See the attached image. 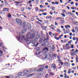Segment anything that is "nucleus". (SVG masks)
<instances>
[{
    "label": "nucleus",
    "instance_id": "nucleus-1",
    "mask_svg": "<svg viewBox=\"0 0 78 78\" xmlns=\"http://www.w3.org/2000/svg\"><path fill=\"white\" fill-rule=\"evenodd\" d=\"M35 33L33 31H31L30 33H27L25 39L27 40H28V42L30 41L31 39H34L35 37Z\"/></svg>",
    "mask_w": 78,
    "mask_h": 78
},
{
    "label": "nucleus",
    "instance_id": "nucleus-2",
    "mask_svg": "<svg viewBox=\"0 0 78 78\" xmlns=\"http://www.w3.org/2000/svg\"><path fill=\"white\" fill-rule=\"evenodd\" d=\"M43 50L45 51H44V53L47 54L48 53L47 51H50L51 50V48L50 47H48V48L45 47L44 48ZM45 50H47V51Z\"/></svg>",
    "mask_w": 78,
    "mask_h": 78
},
{
    "label": "nucleus",
    "instance_id": "nucleus-3",
    "mask_svg": "<svg viewBox=\"0 0 78 78\" xmlns=\"http://www.w3.org/2000/svg\"><path fill=\"white\" fill-rule=\"evenodd\" d=\"M16 21L19 25H22V22L20 19H17L16 20Z\"/></svg>",
    "mask_w": 78,
    "mask_h": 78
},
{
    "label": "nucleus",
    "instance_id": "nucleus-4",
    "mask_svg": "<svg viewBox=\"0 0 78 78\" xmlns=\"http://www.w3.org/2000/svg\"><path fill=\"white\" fill-rule=\"evenodd\" d=\"M24 37L25 36H24V35H23L22 37H18V39H19V40H20V39H21L22 41H23V40H24L25 41H26V42H28V40H26L25 39V38H24Z\"/></svg>",
    "mask_w": 78,
    "mask_h": 78
},
{
    "label": "nucleus",
    "instance_id": "nucleus-5",
    "mask_svg": "<svg viewBox=\"0 0 78 78\" xmlns=\"http://www.w3.org/2000/svg\"><path fill=\"white\" fill-rule=\"evenodd\" d=\"M51 58V56L49 55H46L45 57L43 58V59H45L46 60H47L48 59H50Z\"/></svg>",
    "mask_w": 78,
    "mask_h": 78
},
{
    "label": "nucleus",
    "instance_id": "nucleus-6",
    "mask_svg": "<svg viewBox=\"0 0 78 78\" xmlns=\"http://www.w3.org/2000/svg\"><path fill=\"white\" fill-rule=\"evenodd\" d=\"M64 66H65L69 67V66H70V63L69 62H66L64 63Z\"/></svg>",
    "mask_w": 78,
    "mask_h": 78
},
{
    "label": "nucleus",
    "instance_id": "nucleus-7",
    "mask_svg": "<svg viewBox=\"0 0 78 78\" xmlns=\"http://www.w3.org/2000/svg\"><path fill=\"white\" fill-rule=\"evenodd\" d=\"M44 42V40L43 39V38H42V37H41L40 39L39 43L40 44H42V42Z\"/></svg>",
    "mask_w": 78,
    "mask_h": 78
},
{
    "label": "nucleus",
    "instance_id": "nucleus-8",
    "mask_svg": "<svg viewBox=\"0 0 78 78\" xmlns=\"http://www.w3.org/2000/svg\"><path fill=\"white\" fill-rule=\"evenodd\" d=\"M23 72L25 73V74H29V73H30V72L27 70H24Z\"/></svg>",
    "mask_w": 78,
    "mask_h": 78
},
{
    "label": "nucleus",
    "instance_id": "nucleus-9",
    "mask_svg": "<svg viewBox=\"0 0 78 78\" xmlns=\"http://www.w3.org/2000/svg\"><path fill=\"white\" fill-rule=\"evenodd\" d=\"M51 67L53 68L55 70L56 69V65L55 64H52L51 65Z\"/></svg>",
    "mask_w": 78,
    "mask_h": 78
},
{
    "label": "nucleus",
    "instance_id": "nucleus-10",
    "mask_svg": "<svg viewBox=\"0 0 78 78\" xmlns=\"http://www.w3.org/2000/svg\"><path fill=\"white\" fill-rule=\"evenodd\" d=\"M44 69V67H42L41 68H40V69H38L37 70V71L38 72H40V71H42Z\"/></svg>",
    "mask_w": 78,
    "mask_h": 78
},
{
    "label": "nucleus",
    "instance_id": "nucleus-11",
    "mask_svg": "<svg viewBox=\"0 0 78 78\" xmlns=\"http://www.w3.org/2000/svg\"><path fill=\"white\" fill-rule=\"evenodd\" d=\"M9 11V8H4L3 9V11Z\"/></svg>",
    "mask_w": 78,
    "mask_h": 78
},
{
    "label": "nucleus",
    "instance_id": "nucleus-12",
    "mask_svg": "<svg viewBox=\"0 0 78 78\" xmlns=\"http://www.w3.org/2000/svg\"><path fill=\"white\" fill-rule=\"evenodd\" d=\"M49 73L50 76H54L55 75V73H52L51 72H49Z\"/></svg>",
    "mask_w": 78,
    "mask_h": 78
},
{
    "label": "nucleus",
    "instance_id": "nucleus-13",
    "mask_svg": "<svg viewBox=\"0 0 78 78\" xmlns=\"http://www.w3.org/2000/svg\"><path fill=\"white\" fill-rule=\"evenodd\" d=\"M57 58L58 59V61L59 62H60L61 61H60V59H61V55H58L57 56Z\"/></svg>",
    "mask_w": 78,
    "mask_h": 78
},
{
    "label": "nucleus",
    "instance_id": "nucleus-14",
    "mask_svg": "<svg viewBox=\"0 0 78 78\" xmlns=\"http://www.w3.org/2000/svg\"><path fill=\"white\" fill-rule=\"evenodd\" d=\"M18 75H19V76H24L23 74L21 72L19 73L18 74Z\"/></svg>",
    "mask_w": 78,
    "mask_h": 78
},
{
    "label": "nucleus",
    "instance_id": "nucleus-15",
    "mask_svg": "<svg viewBox=\"0 0 78 78\" xmlns=\"http://www.w3.org/2000/svg\"><path fill=\"white\" fill-rule=\"evenodd\" d=\"M26 26V23L25 22L23 23L22 25V27L23 28H25Z\"/></svg>",
    "mask_w": 78,
    "mask_h": 78
},
{
    "label": "nucleus",
    "instance_id": "nucleus-16",
    "mask_svg": "<svg viewBox=\"0 0 78 78\" xmlns=\"http://www.w3.org/2000/svg\"><path fill=\"white\" fill-rule=\"evenodd\" d=\"M53 52L51 51L49 53V55L51 57V56H53Z\"/></svg>",
    "mask_w": 78,
    "mask_h": 78
},
{
    "label": "nucleus",
    "instance_id": "nucleus-17",
    "mask_svg": "<svg viewBox=\"0 0 78 78\" xmlns=\"http://www.w3.org/2000/svg\"><path fill=\"white\" fill-rule=\"evenodd\" d=\"M41 46H43V47H45L46 46V43L44 42V43H43L41 44Z\"/></svg>",
    "mask_w": 78,
    "mask_h": 78
},
{
    "label": "nucleus",
    "instance_id": "nucleus-18",
    "mask_svg": "<svg viewBox=\"0 0 78 78\" xmlns=\"http://www.w3.org/2000/svg\"><path fill=\"white\" fill-rule=\"evenodd\" d=\"M26 32H27V30L26 29H23L22 30V33H25Z\"/></svg>",
    "mask_w": 78,
    "mask_h": 78
},
{
    "label": "nucleus",
    "instance_id": "nucleus-19",
    "mask_svg": "<svg viewBox=\"0 0 78 78\" xmlns=\"http://www.w3.org/2000/svg\"><path fill=\"white\" fill-rule=\"evenodd\" d=\"M0 56H2V55L3 54V51L1 50V48H0Z\"/></svg>",
    "mask_w": 78,
    "mask_h": 78
},
{
    "label": "nucleus",
    "instance_id": "nucleus-20",
    "mask_svg": "<svg viewBox=\"0 0 78 78\" xmlns=\"http://www.w3.org/2000/svg\"><path fill=\"white\" fill-rule=\"evenodd\" d=\"M37 40H38L37 38H35V39L34 40V43H36V42H37Z\"/></svg>",
    "mask_w": 78,
    "mask_h": 78
},
{
    "label": "nucleus",
    "instance_id": "nucleus-21",
    "mask_svg": "<svg viewBox=\"0 0 78 78\" xmlns=\"http://www.w3.org/2000/svg\"><path fill=\"white\" fill-rule=\"evenodd\" d=\"M26 8L27 9H29V10H31V8H30V7H28V6H27L26 7Z\"/></svg>",
    "mask_w": 78,
    "mask_h": 78
},
{
    "label": "nucleus",
    "instance_id": "nucleus-22",
    "mask_svg": "<svg viewBox=\"0 0 78 78\" xmlns=\"http://www.w3.org/2000/svg\"><path fill=\"white\" fill-rule=\"evenodd\" d=\"M71 9H76V7H72L71 8Z\"/></svg>",
    "mask_w": 78,
    "mask_h": 78
},
{
    "label": "nucleus",
    "instance_id": "nucleus-23",
    "mask_svg": "<svg viewBox=\"0 0 78 78\" xmlns=\"http://www.w3.org/2000/svg\"><path fill=\"white\" fill-rule=\"evenodd\" d=\"M48 38H45L44 40V42H47V41H48Z\"/></svg>",
    "mask_w": 78,
    "mask_h": 78
},
{
    "label": "nucleus",
    "instance_id": "nucleus-24",
    "mask_svg": "<svg viewBox=\"0 0 78 78\" xmlns=\"http://www.w3.org/2000/svg\"><path fill=\"white\" fill-rule=\"evenodd\" d=\"M40 35H37L36 36V39H39V38H40Z\"/></svg>",
    "mask_w": 78,
    "mask_h": 78
},
{
    "label": "nucleus",
    "instance_id": "nucleus-25",
    "mask_svg": "<svg viewBox=\"0 0 78 78\" xmlns=\"http://www.w3.org/2000/svg\"><path fill=\"white\" fill-rule=\"evenodd\" d=\"M42 14L44 15V16H46L47 14V12H43L42 13Z\"/></svg>",
    "mask_w": 78,
    "mask_h": 78
},
{
    "label": "nucleus",
    "instance_id": "nucleus-26",
    "mask_svg": "<svg viewBox=\"0 0 78 78\" xmlns=\"http://www.w3.org/2000/svg\"><path fill=\"white\" fill-rule=\"evenodd\" d=\"M7 17H8L10 18L11 17V14L9 13L8 15H7Z\"/></svg>",
    "mask_w": 78,
    "mask_h": 78
},
{
    "label": "nucleus",
    "instance_id": "nucleus-27",
    "mask_svg": "<svg viewBox=\"0 0 78 78\" xmlns=\"http://www.w3.org/2000/svg\"><path fill=\"white\" fill-rule=\"evenodd\" d=\"M57 32L58 33H61V31H60V30L58 29H57Z\"/></svg>",
    "mask_w": 78,
    "mask_h": 78
},
{
    "label": "nucleus",
    "instance_id": "nucleus-28",
    "mask_svg": "<svg viewBox=\"0 0 78 78\" xmlns=\"http://www.w3.org/2000/svg\"><path fill=\"white\" fill-rule=\"evenodd\" d=\"M52 30H54V28H53V25H51L50 26Z\"/></svg>",
    "mask_w": 78,
    "mask_h": 78
},
{
    "label": "nucleus",
    "instance_id": "nucleus-29",
    "mask_svg": "<svg viewBox=\"0 0 78 78\" xmlns=\"http://www.w3.org/2000/svg\"><path fill=\"white\" fill-rule=\"evenodd\" d=\"M48 76H49V75H48V74H47L45 75V77L46 78H47L48 77Z\"/></svg>",
    "mask_w": 78,
    "mask_h": 78
},
{
    "label": "nucleus",
    "instance_id": "nucleus-30",
    "mask_svg": "<svg viewBox=\"0 0 78 78\" xmlns=\"http://www.w3.org/2000/svg\"><path fill=\"white\" fill-rule=\"evenodd\" d=\"M40 11L41 12H44V9H39V12H40Z\"/></svg>",
    "mask_w": 78,
    "mask_h": 78
},
{
    "label": "nucleus",
    "instance_id": "nucleus-31",
    "mask_svg": "<svg viewBox=\"0 0 78 78\" xmlns=\"http://www.w3.org/2000/svg\"><path fill=\"white\" fill-rule=\"evenodd\" d=\"M50 46L52 48L53 47H54V46L53 45V44H50Z\"/></svg>",
    "mask_w": 78,
    "mask_h": 78
},
{
    "label": "nucleus",
    "instance_id": "nucleus-32",
    "mask_svg": "<svg viewBox=\"0 0 78 78\" xmlns=\"http://www.w3.org/2000/svg\"><path fill=\"white\" fill-rule=\"evenodd\" d=\"M44 23H48V21L47 20L44 21Z\"/></svg>",
    "mask_w": 78,
    "mask_h": 78
},
{
    "label": "nucleus",
    "instance_id": "nucleus-33",
    "mask_svg": "<svg viewBox=\"0 0 78 78\" xmlns=\"http://www.w3.org/2000/svg\"><path fill=\"white\" fill-rule=\"evenodd\" d=\"M38 9H38V8L37 7H36L35 8V11H37Z\"/></svg>",
    "mask_w": 78,
    "mask_h": 78
},
{
    "label": "nucleus",
    "instance_id": "nucleus-34",
    "mask_svg": "<svg viewBox=\"0 0 78 78\" xmlns=\"http://www.w3.org/2000/svg\"><path fill=\"white\" fill-rule=\"evenodd\" d=\"M52 56H54V57H56V54H53L52 55Z\"/></svg>",
    "mask_w": 78,
    "mask_h": 78
},
{
    "label": "nucleus",
    "instance_id": "nucleus-35",
    "mask_svg": "<svg viewBox=\"0 0 78 78\" xmlns=\"http://www.w3.org/2000/svg\"><path fill=\"white\" fill-rule=\"evenodd\" d=\"M24 10H25V9L24 8H22L21 9V11H24Z\"/></svg>",
    "mask_w": 78,
    "mask_h": 78
},
{
    "label": "nucleus",
    "instance_id": "nucleus-36",
    "mask_svg": "<svg viewBox=\"0 0 78 78\" xmlns=\"http://www.w3.org/2000/svg\"><path fill=\"white\" fill-rule=\"evenodd\" d=\"M4 6V4H2L0 5V7H3V6Z\"/></svg>",
    "mask_w": 78,
    "mask_h": 78
},
{
    "label": "nucleus",
    "instance_id": "nucleus-37",
    "mask_svg": "<svg viewBox=\"0 0 78 78\" xmlns=\"http://www.w3.org/2000/svg\"><path fill=\"white\" fill-rule=\"evenodd\" d=\"M45 68L46 69H47L48 68V65H46L45 66Z\"/></svg>",
    "mask_w": 78,
    "mask_h": 78
},
{
    "label": "nucleus",
    "instance_id": "nucleus-38",
    "mask_svg": "<svg viewBox=\"0 0 78 78\" xmlns=\"http://www.w3.org/2000/svg\"><path fill=\"white\" fill-rule=\"evenodd\" d=\"M73 55H76V52L75 51L73 52Z\"/></svg>",
    "mask_w": 78,
    "mask_h": 78
},
{
    "label": "nucleus",
    "instance_id": "nucleus-39",
    "mask_svg": "<svg viewBox=\"0 0 78 78\" xmlns=\"http://www.w3.org/2000/svg\"><path fill=\"white\" fill-rule=\"evenodd\" d=\"M58 19H62V18L60 17V18H56V20H58Z\"/></svg>",
    "mask_w": 78,
    "mask_h": 78
},
{
    "label": "nucleus",
    "instance_id": "nucleus-40",
    "mask_svg": "<svg viewBox=\"0 0 78 78\" xmlns=\"http://www.w3.org/2000/svg\"><path fill=\"white\" fill-rule=\"evenodd\" d=\"M61 21L62 22L61 23H62H62H64V21L62 20H61Z\"/></svg>",
    "mask_w": 78,
    "mask_h": 78
},
{
    "label": "nucleus",
    "instance_id": "nucleus-41",
    "mask_svg": "<svg viewBox=\"0 0 78 78\" xmlns=\"http://www.w3.org/2000/svg\"><path fill=\"white\" fill-rule=\"evenodd\" d=\"M51 8L53 11H54V9H55V8L53 7H52Z\"/></svg>",
    "mask_w": 78,
    "mask_h": 78
},
{
    "label": "nucleus",
    "instance_id": "nucleus-42",
    "mask_svg": "<svg viewBox=\"0 0 78 78\" xmlns=\"http://www.w3.org/2000/svg\"><path fill=\"white\" fill-rule=\"evenodd\" d=\"M6 78H13V77L12 78H11V76H6Z\"/></svg>",
    "mask_w": 78,
    "mask_h": 78
},
{
    "label": "nucleus",
    "instance_id": "nucleus-43",
    "mask_svg": "<svg viewBox=\"0 0 78 78\" xmlns=\"http://www.w3.org/2000/svg\"><path fill=\"white\" fill-rule=\"evenodd\" d=\"M69 14H70L71 16H72V15H73V13L69 12Z\"/></svg>",
    "mask_w": 78,
    "mask_h": 78
},
{
    "label": "nucleus",
    "instance_id": "nucleus-44",
    "mask_svg": "<svg viewBox=\"0 0 78 78\" xmlns=\"http://www.w3.org/2000/svg\"><path fill=\"white\" fill-rule=\"evenodd\" d=\"M55 4L56 5H58L59 4V2H55Z\"/></svg>",
    "mask_w": 78,
    "mask_h": 78
},
{
    "label": "nucleus",
    "instance_id": "nucleus-45",
    "mask_svg": "<svg viewBox=\"0 0 78 78\" xmlns=\"http://www.w3.org/2000/svg\"><path fill=\"white\" fill-rule=\"evenodd\" d=\"M15 3H16V4L17 5V4H19V3H20V2H16H16H15Z\"/></svg>",
    "mask_w": 78,
    "mask_h": 78
},
{
    "label": "nucleus",
    "instance_id": "nucleus-46",
    "mask_svg": "<svg viewBox=\"0 0 78 78\" xmlns=\"http://www.w3.org/2000/svg\"><path fill=\"white\" fill-rule=\"evenodd\" d=\"M66 10L64 9L63 10V13H65L66 12Z\"/></svg>",
    "mask_w": 78,
    "mask_h": 78
},
{
    "label": "nucleus",
    "instance_id": "nucleus-47",
    "mask_svg": "<svg viewBox=\"0 0 78 78\" xmlns=\"http://www.w3.org/2000/svg\"><path fill=\"white\" fill-rule=\"evenodd\" d=\"M64 75H65L64 77L65 78H66L67 77V74H66V73H64Z\"/></svg>",
    "mask_w": 78,
    "mask_h": 78
},
{
    "label": "nucleus",
    "instance_id": "nucleus-48",
    "mask_svg": "<svg viewBox=\"0 0 78 78\" xmlns=\"http://www.w3.org/2000/svg\"><path fill=\"white\" fill-rule=\"evenodd\" d=\"M61 14L62 15V16L63 17H66V15L65 14L62 13Z\"/></svg>",
    "mask_w": 78,
    "mask_h": 78
},
{
    "label": "nucleus",
    "instance_id": "nucleus-49",
    "mask_svg": "<svg viewBox=\"0 0 78 78\" xmlns=\"http://www.w3.org/2000/svg\"><path fill=\"white\" fill-rule=\"evenodd\" d=\"M52 50H54L55 49V47L54 46H53V47H52Z\"/></svg>",
    "mask_w": 78,
    "mask_h": 78
},
{
    "label": "nucleus",
    "instance_id": "nucleus-50",
    "mask_svg": "<svg viewBox=\"0 0 78 78\" xmlns=\"http://www.w3.org/2000/svg\"><path fill=\"white\" fill-rule=\"evenodd\" d=\"M73 41H75L76 40V38H75V37H73Z\"/></svg>",
    "mask_w": 78,
    "mask_h": 78
},
{
    "label": "nucleus",
    "instance_id": "nucleus-51",
    "mask_svg": "<svg viewBox=\"0 0 78 78\" xmlns=\"http://www.w3.org/2000/svg\"><path fill=\"white\" fill-rule=\"evenodd\" d=\"M31 25H29V27H28V29H30V28H31Z\"/></svg>",
    "mask_w": 78,
    "mask_h": 78
},
{
    "label": "nucleus",
    "instance_id": "nucleus-52",
    "mask_svg": "<svg viewBox=\"0 0 78 78\" xmlns=\"http://www.w3.org/2000/svg\"><path fill=\"white\" fill-rule=\"evenodd\" d=\"M75 24H76V25H78V22L77 21H76L75 22Z\"/></svg>",
    "mask_w": 78,
    "mask_h": 78
},
{
    "label": "nucleus",
    "instance_id": "nucleus-53",
    "mask_svg": "<svg viewBox=\"0 0 78 78\" xmlns=\"http://www.w3.org/2000/svg\"><path fill=\"white\" fill-rule=\"evenodd\" d=\"M39 44V43H37V44H34V45L35 46H37V45H38Z\"/></svg>",
    "mask_w": 78,
    "mask_h": 78
},
{
    "label": "nucleus",
    "instance_id": "nucleus-54",
    "mask_svg": "<svg viewBox=\"0 0 78 78\" xmlns=\"http://www.w3.org/2000/svg\"><path fill=\"white\" fill-rule=\"evenodd\" d=\"M49 35H50V36H51V32H49Z\"/></svg>",
    "mask_w": 78,
    "mask_h": 78
},
{
    "label": "nucleus",
    "instance_id": "nucleus-55",
    "mask_svg": "<svg viewBox=\"0 0 78 78\" xmlns=\"http://www.w3.org/2000/svg\"><path fill=\"white\" fill-rule=\"evenodd\" d=\"M69 19L70 20H72V21L73 20V19H72V18H69Z\"/></svg>",
    "mask_w": 78,
    "mask_h": 78
},
{
    "label": "nucleus",
    "instance_id": "nucleus-56",
    "mask_svg": "<svg viewBox=\"0 0 78 78\" xmlns=\"http://www.w3.org/2000/svg\"><path fill=\"white\" fill-rule=\"evenodd\" d=\"M76 62H78V58H76Z\"/></svg>",
    "mask_w": 78,
    "mask_h": 78
},
{
    "label": "nucleus",
    "instance_id": "nucleus-57",
    "mask_svg": "<svg viewBox=\"0 0 78 78\" xmlns=\"http://www.w3.org/2000/svg\"><path fill=\"white\" fill-rule=\"evenodd\" d=\"M43 31H41V32H40V33H41V35H42V34H43Z\"/></svg>",
    "mask_w": 78,
    "mask_h": 78
},
{
    "label": "nucleus",
    "instance_id": "nucleus-58",
    "mask_svg": "<svg viewBox=\"0 0 78 78\" xmlns=\"http://www.w3.org/2000/svg\"><path fill=\"white\" fill-rule=\"evenodd\" d=\"M51 16H48V19H51Z\"/></svg>",
    "mask_w": 78,
    "mask_h": 78
},
{
    "label": "nucleus",
    "instance_id": "nucleus-59",
    "mask_svg": "<svg viewBox=\"0 0 78 78\" xmlns=\"http://www.w3.org/2000/svg\"><path fill=\"white\" fill-rule=\"evenodd\" d=\"M60 77H64V76H63V75L61 74V75H60Z\"/></svg>",
    "mask_w": 78,
    "mask_h": 78
},
{
    "label": "nucleus",
    "instance_id": "nucleus-60",
    "mask_svg": "<svg viewBox=\"0 0 78 78\" xmlns=\"http://www.w3.org/2000/svg\"><path fill=\"white\" fill-rule=\"evenodd\" d=\"M73 4H74V3H73V2H71V5H73Z\"/></svg>",
    "mask_w": 78,
    "mask_h": 78
},
{
    "label": "nucleus",
    "instance_id": "nucleus-61",
    "mask_svg": "<svg viewBox=\"0 0 78 78\" xmlns=\"http://www.w3.org/2000/svg\"><path fill=\"white\" fill-rule=\"evenodd\" d=\"M5 5H8V2H6L5 3Z\"/></svg>",
    "mask_w": 78,
    "mask_h": 78
},
{
    "label": "nucleus",
    "instance_id": "nucleus-62",
    "mask_svg": "<svg viewBox=\"0 0 78 78\" xmlns=\"http://www.w3.org/2000/svg\"><path fill=\"white\" fill-rule=\"evenodd\" d=\"M55 25H58V23L56 22H55Z\"/></svg>",
    "mask_w": 78,
    "mask_h": 78
},
{
    "label": "nucleus",
    "instance_id": "nucleus-63",
    "mask_svg": "<svg viewBox=\"0 0 78 78\" xmlns=\"http://www.w3.org/2000/svg\"><path fill=\"white\" fill-rule=\"evenodd\" d=\"M75 44H78V41H76Z\"/></svg>",
    "mask_w": 78,
    "mask_h": 78
},
{
    "label": "nucleus",
    "instance_id": "nucleus-64",
    "mask_svg": "<svg viewBox=\"0 0 78 78\" xmlns=\"http://www.w3.org/2000/svg\"><path fill=\"white\" fill-rule=\"evenodd\" d=\"M15 78H20V77L19 76H17Z\"/></svg>",
    "mask_w": 78,
    "mask_h": 78
}]
</instances>
